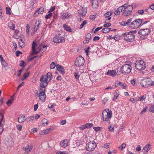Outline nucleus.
<instances>
[{"label":"nucleus","mask_w":154,"mask_h":154,"mask_svg":"<svg viewBox=\"0 0 154 154\" xmlns=\"http://www.w3.org/2000/svg\"><path fill=\"white\" fill-rule=\"evenodd\" d=\"M63 28L64 30H65L67 31H68L69 32H71L72 31V29L68 25H66V24H64L63 25Z\"/></svg>","instance_id":"cd10ccee"},{"label":"nucleus","mask_w":154,"mask_h":154,"mask_svg":"<svg viewBox=\"0 0 154 154\" xmlns=\"http://www.w3.org/2000/svg\"><path fill=\"white\" fill-rule=\"evenodd\" d=\"M85 38L86 39L89 40L91 38V35L90 33H88L85 35Z\"/></svg>","instance_id":"ea45409f"},{"label":"nucleus","mask_w":154,"mask_h":154,"mask_svg":"<svg viewBox=\"0 0 154 154\" xmlns=\"http://www.w3.org/2000/svg\"><path fill=\"white\" fill-rule=\"evenodd\" d=\"M44 8H40L38 9H37V10L39 13V14H42L44 12Z\"/></svg>","instance_id":"4c0bfd02"},{"label":"nucleus","mask_w":154,"mask_h":154,"mask_svg":"<svg viewBox=\"0 0 154 154\" xmlns=\"http://www.w3.org/2000/svg\"><path fill=\"white\" fill-rule=\"evenodd\" d=\"M149 111L151 112H154V105L150 107Z\"/></svg>","instance_id":"e2e57ef3"},{"label":"nucleus","mask_w":154,"mask_h":154,"mask_svg":"<svg viewBox=\"0 0 154 154\" xmlns=\"http://www.w3.org/2000/svg\"><path fill=\"white\" fill-rule=\"evenodd\" d=\"M24 68H22L20 70L17 71V76H19L20 75L21 72L24 70Z\"/></svg>","instance_id":"f704fd0d"},{"label":"nucleus","mask_w":154,"mask_h":154,"mask_svg":"<svg viewBox=\"0 0 154 154\" xmlns=\"http://www.w3.org/2000/svg\"><path fill=\"white\" fill-rule=\"evenodd\" d=\"M39 97L40 100L42 102H44L45 100L46 95L45 94V89L40 88L39 89Z\"/></svg>","instance_id":"ddd939ff"},{"label":"nucleus","mask_w":154,"mask_h":154,"mask_svg":"<svg viewBox=\"0 0 154 154\" xmlns=\"http://www.w3.org/2000/svg\"><path fill=\"white\" fill-rule=\"evenodd\" d=\"M49 14H48L46 15L45 16V18L46 19H48L51 17L52 15V13H49Z\"/></svg>","instance_id":"3c124183"},{"label":"nucleus","mask_w":154,"mask_h":154,"mask_svg":"<svg viewBox=\"0 0 154 154\" xmlns=\"http://www.w3.org/2000/svg\"><path fill=\"white\" fill-rule=\"evenodd\" d=\"M68 152L67 151H58L56 152V154H68Z\"/></svg>","instance_id":"c03bdc74"},{"label":"nucleus","mask_w":154,"mask_h":154,"mask_svg":"<svg viewBox=\"0 0 154 154\" xmlns=\"http://www.w3.org/2000/svg\"><path fill=\"white\" fill-rule=\"evenodd\" d=\"M44 76H45V78L48 80V82H49L52 79V76L51 73L50 72H48L46 75H44Z\"/></svg>","instance_id":"5701e85b"},{"label":"nucleus","mask_w":154,"mask_h":154,"mask_svg":"<svg viewBox=\"0 0 154 154\" xmlns=\"http://www.w3.org/2000/svg\"><path fill=\"white\" fill-rule=\"evenodd\" d=\"M0 114L2 116V119H1V121H0V126L2 127L3 119L4 118V115L2 113H0Z\"/></svg>","instance_id":"de8ad7c7"},{"label":"nucleus","mask_w":154,"mask_h":154,"mask_svg":"<svg viewBox=\"0 0 154 154\" xmlns=\"http://www.w3.org/2000/svg\"><path fill=\"white\" fill-rule=\"evenodd\" d=\"M103 119L104 122H107L109 121L112 115L111 111H109V109H107L104 110L102 112Z\"/></svg>","instance_id":"7ed1b4c3"},{"label":"nucleus","mask_w":154,"mask_h":154,"mask_svg":"<svg viewBox=\"0 0 154 154\" xmlns=\"http://www.w3.org/2000/svg\"><path fill=\"white\" fill-rule=\"evenodd\" d=\"M146 67L145 63L142 60L137 61L135 63V67L138 70H143Z\"/></svg>","instance_id":"39448f33"},{"label":"nucleus","mask_w":154,"mask_h":154,"mask_svg":"<svg viewBox=\"0 0 154 154\" xmlns=\"http://www.w3.org/2000/svg\"><path fill=\"white\" fill-rule=\"evenodd\" d=\"M142 22V19H136L132 22L130 25V27L133 29L138 28L141 24Z\"/></svg>","instance_id":"423d86ee"},{"label":"nucleus","mask_w":154,"mask_h":154,"mask_svg":"<svg viewBox=\"0 0 154 154\" xmlns=\"http://www.w3.org/2000/svg\"><path fill=\"white\" fill-rule=\"evenodd\" d=\"M25 42L23 41L22 39H20L19 41V45L20 47L22 48V46H23Z\"/></svg>","instance_id":"c756f323"},{"label":"nucleus","mask_w":154,"mask_h":154,"mask_svg":"<svg viewBox=\"0 0 154 154\" xmlns=\"http://www.w3.org/2000/svg\"><path fill=\"white\" fill-rule=\"evenodd\" d=\"M45 77V76H44V75H43L40 77V86L43 89L47 86L48 83L49 82H48V80Z\"/></svg>","instance_id":"6e6552de"},{"label":"nucleus","mask_w":154,"mask_h":154,"mask_svg":"<svg viewBox=\"0 0 154 154\" xmlns=\"http://www.w3.org/2000/svg\"><path fill=\"white\" fill-rule=\"evenodd\" d=\"M29 72H26L23 75L22 78L21 79L22 80H23L26 79L29 75Z\"/></svg>","instance_id":"7c9ffc66"},{"label":"nucleus","mask_w":154,"mask_h":154,"mask_svg":"<svg viewBox=\"0 0 154 154\" xmlns=\"http://www.w3.org/2000/svg\"><path fill=\"white\" fill-rule=\"evenodd\" d=\"M111 24L110 23L105 24L103 26L107 28L108 27H110L111 26Z\"/></svg>","instance_id":"338daca9"},{"label":"nucleus","mask_w":154,"mask_h":154,"mask_svg":"<svg viewBox=\"0 0 154 154\" xmlns=\"http://www.w3.org/2000/svg\"><path fill=\"white\" fill-rule=\"evenodd\" d=\"M151 31L149 29H140L138 31V33L142 35H148Z\"/></svg>","instance_id":"4468645a"},{"label":"nucleus","mask_w":154,"mask_h":154,"mask_svg":"<svg viewBox=\"0 0 154 154\" xmlns=\"http://www.w3.org/2000/svg\"><path fill=\"white\" fill-rule=\"evenodd\" d=\"M56 67L57 70L59 71L63 75L65 74V70L63 67L62 66L59 65V64H57L56 65Z\"/></svg>","instance_id":"6ab92c4d"},{"label":"nucleus","mask_w":154,"mask_h":154,"mask_svg":"<svg viewBox=\"0 0 154 154\" xmlns=\"http://www.w3.org/2000/svg\"><path fill=\"white\" fill-rule=\"evenodd\" d=\"M68 140L67 139L61 141L60 143V145L63 148L66 147L68 145Z\"/></svg>","instance_id":"4be33fe9"},{"label":"nucleus","mask_w":154,"mask_h":154,"mask_svg":"<svg viewBox=\"0 0 154 154\" xmlns=\"http://www.w3.org/2000/svg\"><path fill=\"white\" fill-rule=\"evenodd\" d=\"M13 45L14 46V48L13 49V51L14 52L17 49V45L15 42H13Z\"/></svg>","instance_id":"79ce46f5"},{"label":"nucleus","mask_w":154,"mask_h":154,"mask_svg":"<svg viewBox=\"0 0 154 154\" xmlns=\"http://www.w3.org/2000/svg\"><path fill=\"white\" fill-rule=\"evenodd\" d=\"M131 66L128 64H125L122 66L120 69V70H119V73L117 71L118 75L119 74V73H122L123 74H127L129 73L131 71Z\"/></svg>","instance_id":"f03ea898"},{"label":"nucleus","mask_w":154,"mask_h":154,"mask_svg":"<svg viewBox=\"0 0 154 154\" xmlns=\"http://www.w3.org/2000/svg\"><path fill=\"white\" fill-rule=\"evenodd\" d=\"M132 20V18H130L126 22V24H127V25H129L130 26V23H131V22Z\"/></svg>","instance_id":"8fccbe9b"},{"label":"nucleus","mask_w":154,"mask_h":154,"mask_svg":"<svg viewBox=\"0 0 154 154\" xmlns=\"http://www.w3.org/2000/svg\"><path fill=\"white\" fill-rule=\"evenodd\" d=\"M108 128L109 131L111 132H113L114 131V128L113 127H112V126L111 125L109 126Z\"/></svg>","instance_id":"13d9d810"},{"label":"nucleus","mask_w":154,"mask_h":154,"mask_svg":"<svg viewBox=\"0 0 154 154\" xmlns=\"http://www.w3.org/2000/svg\"><path fill=\"white\" fill-rule=\"evenodd\" d=\"M126 146V145L125 143H123L122 144L121 146H120L119 147V149L120 150H122L124 148H125Z\"/></svg>","instance_id":"c9c22d12"},{"label":"nucleus","mask_w":154,"mask_h":154,"mask_svg":"<svg viewBox=\"0 0 154 154\" xmlns=\"http://www.w3.org/2000/svg\"><path fill=\"white\" fill-rule=\"evenodd\" d=\"M93 125L92 123H87L86 124V128H91L93 126Z\"/></svg>","instance_id":"6e6d98bb"},{"label":"nucleus","mask_w":154,"mask_h":154,"mask_svg":"<svg viewBox=\"0 0 154 154\" xmlns=\"http://www.w3.org/2000/svg\"><path fill=\"white\" fill-rule=\"evenodd\" d=\"M144 11L143 10H140L138 11V13L139 14L142 15L144 13Z\"/></svg>","instance_id":"774afa93"},{"label":"nucleus","mask_w":154,"mask_h":154,"mask_svg":"<svg viewBox=\"0 0 154 154\" xmlns=\"http://www.w3.org/2000/svg\"><path fill=\"white\" fill-rule=\"evenodd\" d=\"M6 13L7 14H10V8L6 7Z\"/></svg>","instance_id":"69168bd1"},{"label":"nucleus","mask_w":154,"mask_h":154,"mask_svg":"<svg viewBox=\"0 0 154 154\" xmlns=\"http://www.w3.org/2000/svg\"><path fill=\"white\" fill-rule=\"evenodd\" d=\"M2 64L3 66V67H4L5 68V70H7L5 68V67H7L8 64L7 63V62L5 61V60H3V61H1Z\"/></svg>","instance_id":"2f4dec72"},{"label":"nucleus","mask_w":154,"mask_h":154,"mask_svg":"<svg viewBox=\"0 0 154 154\" xmlns=\"http://www.w3.org/2000/svg\"><path fill=\"white\" fill-rule=\"evenodd\" d=\"M146 97V95H143V96L140 97V101H143L145 100V99Z\"/></svg>","instance_id":"09e8293b"},{"label":"nucleus","mask_w":154,"mask_h":154,"mask_svg":"<svg viewBox=\"0 0 154 154\" xmlns=\"http://www.w3.org/2000/svg\"><path fill=\"white\" fill-rule=\"evenodd\" d=\"M73 74L75 78L76 79H79V76L78 73L76 72H74Z\"/></svg>","instance_id":"4d7b16f0"},{"label":"nucleus","mask_w":154,"mask_h":154,"mask_svg":"<svg viewBox=\"0 0 154 154\" xmlns=\"http://www.w3.org/2000/svg\"><path fill=\"white\" fill-rule=\"evenodd\" d=\"M125 10L122 13V15L124 16H128L131 14L133 9V7L131 5L127 6L126 4L123 5Z\"/></svg>","instance_id":"20e7f679"},{"label":"nucleus","mask_w":154,"mask_h":154,"mask_svg":"<svg viewBox=\"0 0 154 154\" xmlns=\"http://www.w3.org/2000/svg\"><path fill=\"white\" fill-rule=\"evenodd\" d=\"M25 116L24 115H20L19 117L18 121L19 123H21L25 120Z\"/></svg>","instance_id":"393cba45"},{"label":"nucleus","mask_w":154,"mask_h":154,"mask_svg":"<svg viewBox=\"0 0 154 154\" xmlns=\"http://www.w3.org/2000/svg\"><path fill=\"white\" fill-rule=\"evenodd\" d=\"M149 8H148V9H145V11L146 12L148 11V10H149L150 9H151L152 10L154 9V5L152 4L151 5H150L149 7Z\"/></svg>","instance_id":"a19ab883"},{"label":"nucleus","mask_w":154,"mask_h":154,"mask_svg":"<svg viewBox=\"0 0 154 154\" xmlns=\"http://www.w3.org/2000/svg\"><path fill=\"white\" fill-rule=\"evenodd\" d=\"M39 46L41 50V52H44L46 50V48L47 46L46 45H45L43 44L39 45Z\"/></svg>","instance_id":"bb28decb"},{"label":"nucleus","mask_w":154,"mask_h":154,"mask_svg":"<svg viewBox=\"0 0 154 154\" xmlns=\"http://www.w3.org/2000/svg\"><path fill=\"white\" fill-rule=\"evenodd\" d=\"M32 147L33 146L32 145H28L26 146L23 147V150L25 151L27 154H28L32 149Z\"/></svg>","instance_id":"f3484780"},{"label":"nucleus","mask_w":154,"mask_h":154,"mask_svg":"<svg viewBox=\"0 0 154 154\" xmlns=\"http://www.w3.org/2000/svg\"><path fill=\"white\" fill-rule=\"evenodd\" d=\"M136 30L131 31L128 33H123L122 36L124 37V39L128 42H132L135 38V34L136 33Z\"/></svg>","instance_id":"f257e3e1"},{"label":"nucleus","mask_w":154,"mask_h":154,"mask_svg":"<svg viewBox=\"0 0 154 154\" xmlns=\"http://www.w3.org/2000/svg\"><path fill=\"white\" fill-rule=\"evenodd\" d=\"M102 32L105 33L108 32H109L108 31V28L105 27L102 29Z\"/></svg>","instance_id":"58836bf2"},{"label":"nucleus","mask_w":154,"mask_h":154,"mask_svg":"<svg viewBox=\"0 0 154 154\" xmlns=\"http://www.w3.org/2000/svg\"><path fill=\"white\" fill-rule=\"evenodd\" d=\"M100 39V38L98 36H95L93 38V40L94 41H97Z\"/></svg>","instance_id":"0e129e2a"},{"label":"nucleus","mask_w":154,"mask_h":154,"mask_svg":"<svg viewBox=\"0 0 154 154\" xmlns=\"http://www.w3.org/2000/svg\"><path fill=\"white\" fill-rule=\"evenodd\" d=\"M56 66V65H55V63L54 62H53L50 65V68L51 69H54Z\"/></svg>","instance_id":"e433bc0d"},{"label":"nucleus","mask_w":154,"mask_h":154,"mask_svg":"<svg viewBox=\"0 0 154 154\" xmlns=\"http://www.w3.org/2000/svg\"><path fill=\"white\" fill-rule=\"evenodd\" d=\"M55 10V7H51V8L48 11V13H51L54 11Z\"/></svg>","instance_id":"052dcab7"},{"label":"nucleus","mask_w":154,"mask_h":154,"mask_svg":"<svg viewBox=\"0 0 154 154\" xmlns=\"http://www.w3.org/2000/svg\"><path fill=\"white\" fill-rule=\"evenodd\" d=\"M105 74L113 77L116 75L117 72L115 70H108L107 72H106Z\"/></svg>","instance_id":"a211bd4d"},{"label":"nucleus","mask_w":154,"mask_h":154,"mask_svg":"<svg viewBox=\"0 0 154 154\" xmlns=\"http://www.w3.org/2000/svg\"><path fill=\"white\" fill-rule=\"evenodd\" d=\"M61 17L62 19L65 20L69 18H71L72 17V15L69 13L65 12L62 14Z\"/></svg>","instance_id":"aec40b11"},{"label":"nucleus","mask_w":154,"mask_h":154,"mask_svg":"<svg viewBox=\"0 0 154 154\" xmlns=\"http://www.w3.org/2000/svg\"><path fill=\"white\" fill-rule=\"evenodd\" d=\"M151 148V146L150 144H148L145 145L143 148V149L145 150L146 152L149 150Z\"/></svg>","instance_id":"c85d7f7f"},{"label":"nucleus","mask_w":154,"mask_h":154,"mask_svg":"<svg viewBox=\"0 0 154 154\" xmlns=\"http://www.w3.org/2000/svg\"><path fill=\"white\" fill-rule=\"evenodd\" d=\"M118 9L119 11L120 12L124 11L125 10V8L123 6V5L122 6L118 8Z\"/></svg>","instance_id":"49530a36"},{"label":"nucleus","mask_w":154,"mask_h":154,"mask_svg":"<svg viewBox=\"0 0 154 154\" xmlns=\"http://www.w3.org/2000/svg\"><path fill=\"white\" fill-rule=\"evenodd\" d=\"M79 129L80 130H83L86 128V125H83L79 127Z\"/></svg>","instance_id":"bf43d9fd"},{"label":"nucleus","mask_w":154,"mask_h":154,"mask_svg":"<svg viewBox=\"0 0 154 154\" xmlns=\"http://www.w3.org/2000/svg\"><path fill=\"white\" fill-rule=\"evenodd\" d=\"M41 123L42 125H45L46 124V125H48V120L46 119H44L42 121Z\"/></svg>","instance_id":"473e14b6"},{"label":"nucleus","mask_w":154,"mask_h":154,"mask_svg":"<svg viewBox=\"0 0 154 154\" xmlns=\"http://www.w3.org/2000/svg\"><path fill=\"white\" fill-rule=\"evenodd\" d=\"M11 26H10V29L14 30V34L13 35L14 37L16 39H18L19 36L18 35L19 31L17 29H15V24H11Z\"/></svg>","instance_id":"2eb2a0df"},{"label":"nucleus","mask_w":154,"mask_h":154,"mask_svg":"<svg viewBox=\"0 0 154 154\" xmlns=\"http://www.w3.org/2000/svg\"><path fill=\"white\" fill-rule=\"evenodd\" d=\"M25 62L23 60H22L21 61L20 63V66L21 67H22V68H24L25 67V66L24 65V64Z\"/></svg>","instance_id":"603ef678"},{"label":"nucleus","mask_w":154,"mask_h":154,"mask_svg":"<svg viewBox=\"0 0 154 154\" xmlns=\"http://www.w3.org/2000/svg\"><path fill=\"white\" fill-rule=\"evenodd\" d=\"M141 85L143 87L147 88L150 86L154 85V82L149 79H147L142 82Z\"/></svg>","instance_id":"9d476101"},{"label":"nucleus","mask_w":154,"mask_h":154,"mask_svg":"<svg viewBox=\"0 0 154 154\" xmlns=\"http://www.w3.org/2000/svg\"><path fill=\"white\" fill-rule=\"evenodd\" d=\"M34 119V117L33 116H29L27 117L25 119V121H28L30 120H33Z\"/></svg>","instance_id":"a18cd8bd"},{"label":"nucleus","mask_w":154,"mask_h":154,"mask_svg":"<svg viewBox=\"0 0 154 154\" xmlns=\"http://www.w3.org/2000/svg\"><path fill=\"white\" fill-rule=\"evenodd\" d=\"M15 94H14L12 96L10 97V105H11L14 100V96Z\"/></svg>","instance_id":"72a5a7b5"},{"label":"nucleus","mask_w":154,"mask_h":154,"mask_svg":"<svg viewBox=\"0 0 154 154\" xmlns=\"http://www.w3.org/2000/svg\"><path fill=\"white\" fill-rule=\"evenodd\" d=\"M41 23L39 20H36L35 23L34 28V31L35 32L40 27Z\"/></svg>","instance_id":"412c9836"},{"label":"nucleus","mask_w":154,"mask_h":154,"mask_svg":"<svg viewBox=\"0 0 154 154\" xmlns=\"http://www.w3.org/2000/svg\"><path fill=\"white\" fill-rule=\"evenodd\" d=\"M112 14V13L110 12H107L105 14H104V16L105 17H109V16H110Z\"/></svg>","instance_id":"864d4df0"},{"label":"nucleus","mask_w":154,"mask_h":154,"mask_svg":"<svg viewBox=\"0 0 154 154\" xmlns=\"http://www.w3.org/2000/svg\"><path fill=\"white\" fill-rule=\"evenodd\" d=\"M91 2H92V5L94 8H96L98 7V3L97 1L94 0L93 1H90Z\"/></svg>","instance_id":"a878e982"},{"label":"nucleus","mask_w":154,"mask_h":154,"mask_svg":"<svg viewBox=\"0 0 154 154\" xmlns=\"http://www.w3.org/2000/svg\"><path fill=\"white\" fill-rule=\"evenodd\" d=\"M116 87L121 86L123 87V89H125L127 86V85L125 83H123L121 82H116L115 84Z\"/></svg>","instance_id":"b1692460"},{"label":"nucleus","mask_w":154,"mask_h":154,"mask_svg":"<svg viewBox=\"0 0 154 154\" xmlns=\"http://www.w3.org/2000/svg\"><path fill=\"white\" fill-rule=\"evenodd\" d=\"M85 63L84 59L82 56H79L78 57L75 61V65L78 67H80L83 65Z\"/></svg>","instance_id":"f8f14e48"},{"label":"nucleus","mask_w":154,"mask_h":154,"mask_svg":"<svg viewBox=\"0 0 154 154\" xmlns=\"http://www.w3.org/2000/svg\"><path fill=\"white\" fill-rule=\"evenodd\" d=\"M53 41L55 43H62L65 42V40L64 37L61 35L59 33L58 35L54 37L53 39Z\"/></svg>","instance_id":"9b49d317"},{"label":"nucleus","mask_w":154,"mask_h":154,"mask_svg":"<svg viewBox=\"0 0 154 154\" xmlns=\"http://www.w3.org/2000/svg\"><path fill=\"white\" fill-rule=\"evenodd\" d=\"M51 129L50 128H48L43 131V132L44 134H47L49 133L50 130Z\"/></svg>","instance_id":"5fc2aeb1"},{"label":"nucleus","mask_w":154,"mask_h":154,"mask_svg":"<svg viewBox=\"0 0 154 154\" xmlns=\"http://www.w3.org/2000/svg\"><path fill=\"white\" fill-rule=\"evenodd\" d=\"M97 146V144L94 141H90L86 144V149L88 151H92Z\"/></svg>","instance_id":"0eeeda50"},{"label":"nucleus","mask_w":154,"mask_h":154,"mask_svg":"<svg viewBox=\"0 0 154 154\" xmlns=\"http://www.w3.org/2000/svg\"><path fill=\"white\" fill-rule=\"evenodd\" d=\"M102 28V26H101V27H98L97 28H96V29H95V30L94 32V33H96L97 31H98L99 30L101 29Z\"/></svg>","instance_id":"680f3d73"},{"label":"nucleus","mask_w":154,"mask_h":154,"mask_svg":"<svg viewBox=\"0 0 154 154\" xmlns=\"http://www.w3.org/2000/svg\"><path fill=\"white\" fill-rule=\"evenodd\" d=\"M87 21L85 20L83 21V23L81 24L80 25V29H81L83 28V27L87 24Z\"/></svg>","instance_id":"37998d69"},{"label":"nucleus","mask_w":154,"mask_h":154,"mask_svg":"<svg viewBox=\"0 0 154 154\" xmlns=\"http://www.w3.org/2000/svg\"><path fill=\"white\" fill-rule=\"evenodd\" d=\"M87 9L85 8H80L78 11L80 17H84L87 13Z\"/></svg>","instance_id":"dca6fc26"},{"label":"nucleus","mask_w":154,"mask_h":154,"mask_svg":"<svg viewBox=\"0 0 154 154\" xmlns=\"http://www.w3.org/2000/svg\"><path fill=\"white\" fill-rule=\"evenodd\" d=\"M32 48L33 54H36L40 51H41L39 45H36V43L35 41H33L32 46Z\"/></svg>","instance_id":"1a4fd4ad"}]
</instances>
